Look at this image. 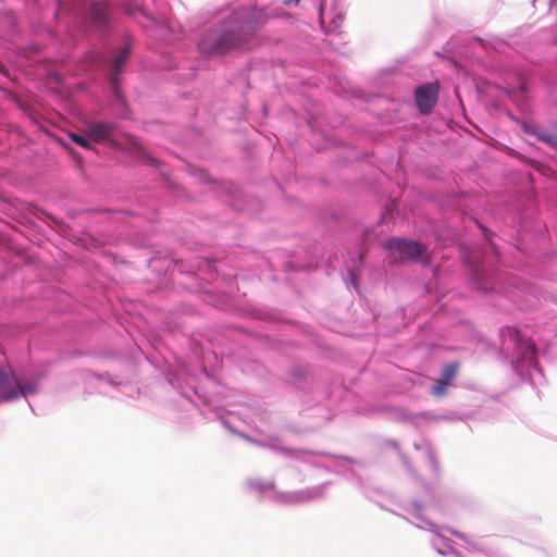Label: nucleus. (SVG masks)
<instances>
[{
	"label": "nucleus",
	"mask_w": 557,
	"mask_h": 557,
	"mask_svg": "<svg viewBox=\"0 0 557 557\" xmlns=\"http://www.w3.org/2000/svg\"><path fill=\"white\" fill-rule=\"evenodd\" d=\"M296 2H299V0H296Z\"/></svg>",
	"instance_id": "f8f14e48"
},
{
	"label": "nucleus",
	"mask_w": 557,
	"mask_h": 557,
	"mask_svg": "<svg viewBox=\"0 0 557 557\" xmlns=\"http://www.w3.org/2000/svg\"><path fill=\"white\" fill-rule=\"evenodd\" d=\"M114 125L108 122H97L88 126V135L94 141L108 138L113 132Z\"/></svg>",
	"instance_id": "423d86ee"
},
{
	"label": "nucleus",
	"mask_w": 557,
	"mask_h": 557,
	"mask_svg": "<svg viewBox=\"0 0 557 557\" xmlns=\"http://www.w3.org/2000/svg\"><path fill=\"white\" fill-rule=\"evenodd\" d=\"M543 141L552 145V146H557V138H555L553 135H542L540 137Z\"/></svg>",
	"instance_id": "9d476101"
},
{
	"label": "nucleus",
	"mask_w": 557,
	"mask_h": 557,
	"mask_svg": "<svg viewBox=\"0 0 557 557\" xmlns=\"http://www.w3.org/2000/svg\"><path fill=\"white\" fill-rule=\"evenodd\" d=\"M383 247L389 251V258L394 262L410 260L426 263L430 259L428 248L413 240L391 238L384 243Z\"/></svg>",
	"instance_id": "f03ea898"
},
{
	"label": "nucleus",
	"mask_w": 557,
	"mask_h": 557,
	"mask_svg": "<svg viewBox=\"0 0 557 557\" xmlns=\"http://www.w3.org/2000/svg\"><path fill=\"white\" fill-rule=\"evenodd\" d=\"M108 7L102 2H95L90 8L91 20L98 24H102L108 17Z\"/></svg>",
	"instance_id": "6e6552de"
},
{
	"label": "nucleus",
	"mask_w": 557,
	"mask_h": 557,
	"mask_svg": "<svg viewBox=\"0 0 557 557\" xmlns=\"http://www.w3.org/2000/svg\"><path fill=\"white\" fill-rule=\"evenodd\" d=\"M274 487L273 483H265L264 488L272 490Z\"/></svg>",
	"instance_id": "9b49d317"
},
{
	"label": "nucleus",
	"mask_w": 557,
	"mask_h": 557,
	"mask_svg": "<svg viewBox=\"0 0 557 557\" xmlns=\"http://www.w3.org/2000/svg\"><path fill=\"white\" fill-rule=\"evenodd\" d=\"M296 2H299V0H296Z\"/></svg>",
	"instance_id": "ddd939ff"
},
{
	"label": "nucleus",
	"mask_w": 557,
	"mask_h": 557,
	"mask_svg": "<svg viewBox=\"0 0 557 557\" xmlns=\"http://www.w3.org/2000/svg\"><path fill=\"white\" fill-rule=\"evenodd\" d=\"M459 369L458 362H453L444 367L442 376L436 381L433 387V394L436 396H442L447 391L448 386L451 384L454 379L457 375Z\"/></svg>",
	"instance_id": "39448f33"
},
{
	"label": "nucleus",
	"mask_w": 557,
	"mask_h": 557,
	"mask_svg": "<svg viewBox=\"0 0 557 557\" xmlns=\"http://www.w3.org/2000/svg\"><path fill=\"white\" fill-rule=\"evenodd\" d=\"M70 137L75 144L79 145L81 147H83L85 149L92 148V145L90 144L89 139L84 135L71 133Z\"/></svg>",
	"instance_id": "1a4fd4ad"
},
{
	"label": "nucleus",
	"mask_w": 557,
	"mask_h": 557,
	"mask_svg": "<svg viewBox=\"0 0 557 557\" xmlns=\"http://www.w3.org/2000/svg\"><path fill=\"white\" fill-rule=\"evenodd\" d=\"M440 86L437 83H429L419 86L414 91L418 110L422 114L432 111L437 102Z\"/></svg>",
	"instance_id": "7ed1b4c3"
},
{
	"label": "nucleus",
	"mask_w": 557,
	"mask_h": 557,
	"mask_svg": "<svg viewBox=\"0 0 557 557\" xmlns=\"http://www.w3.org/2000/svg\"><path fill=\"white\" fill-rule=\"evenodd\" d=\"M22 393L21 386L11 371L0 369V395L3 399H14Z\"/></svg>",
	"instance_id": "20e7f679"
},
{
	"label": "nucleus",
	"mask_w": 557,
	"mask_h": 557,
	"mask_svg": "<svg viewBox=\"0 0 557 557\" xmlns=\"http://www.w3.org/2000/svg\"><path fill=\"white\" fill-rule=\"evenodd\" d=\"M129 54H131V49H129L128 46H125L115 55V58L113 60V63H112L113 71H112L111 76H110V79H111L112 83L115 82L116 75L119 74L120 70L122 69V66L124 65L126 60L129 58Z\"/></svg>",
	"instance_id": "0eeeda50"
},
{
	"label": "nucleus",
	"mask_w": 557,
	"mask_h": 557,
	"mask_svg": "<svg viewBox=\"0 0 557 557\" xmlns=\"http://www.w3.org/2000/svg\"><path fill=\"white\" fill-rule=\"evenodd\" d=\"M296 2H299V0H296Z\"/></svg>",
	"instance_id": "4468645a"
},
{
	"label": "nucleus",
	"mask_w": 557,
	"mask_h": 557,
	"mask_svg": "<svg viewBox=\"0 0 557 557\" xmlns=\"http://www.w3.org/2000/svg\"><path fill=\"white\" fill-rule=\"evenodd\" d=\"M267 16L261 11H253L247 23L240 27L224 25L221 29L206 33L198 42L200 52L206 54H223L232 49L239 48L248 40V34L257 30Z\"/></svg>",
	"instance_id": "f257e3e1"
}]
</instances>
